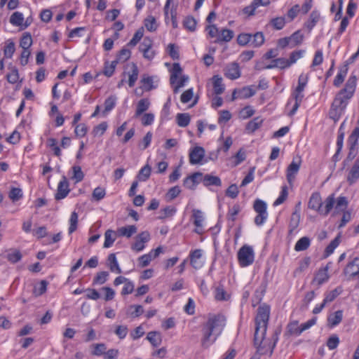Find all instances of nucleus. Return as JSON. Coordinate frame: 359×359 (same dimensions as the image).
Segmentation results:
<instances>
[{"label": "nucleus", "mask_w": 359, "mask_h": 359, "mask_svg": "<svg viewBox=\"0 0 359 359\" xmlns=\"http://www.w3.org/2000/svg\"><path fill=\"white\" fill-rule=\"evenodd\" d=\"M151 46L152 41L149 38L145 37L139 47L140 50L143 53L144 57L149 60H152L155 55L154 51L151 49Z\"/></svg>", "instance_id": "6e6552de"}, {"label": "nucleus", "mask_w": 359, "mask_h": 359, "mask_svg": "<svg viewBox=\"0 0 359 359\" xmlns=\"http://www.w3.org/2000/svg\"><path fill=\"white\" fill-rule=\"evenodd\" d=\"M359 179V158L355 162L351 168L347 180L350 184L355 183Z\"/></svg>", "instance_id": "5701e85b"}, {"label": "nucleus", "mask_w": 359, "mask_h": 359, "mask_svg": "<svg viewBox=\"0 0 359 359\" xmlns=\"http://www.w3.org/2000/svg\"><path fill=\"white\" fill-rule=\"evenodd\" d=\"M153 259H154L149 252L148 254L143 255L138 258L139 266L142 268L146 267Z\"/></svg>", "instance_id": "338daca9"}, {"label": "nucleus", "mask_w": 359, "mask_h": 359, "mask_svg": "<svg viewBox=\"0 0 359 359\" xmlns=\"http://www.w3.org/2000/svg\"><path fill=\"white\" fill-rule=\"evenodd\" d=\"M32 44V38L30 34L25 33L20 41V46L25 50H29V47Z\"/></svg>", "instance_id": "37998d69"}, {"label": "nucleus", "mask_w": 359, "mask_h": 359, "mask_svg": "<svg viewBox=\"0 0 359 359\" xmlns=\"http://www.w3.org/2000/svg\"><path fill=\"white\" fill-rule=\"evenodd\" d=\"M302 164V160L299 156L293 158L291 163L288 165L287 168V180L290 184H292L294 182L296 175L299 170L300 166Z\"/></svg>", "instance_id": "0eeeda50"}, {"label": "nucleus", "mask_w": 359, "mask_h": 359, "mask_svg": "<svg viewBox=\"0 0 359 359\" xmlns=\"http://www.w3.org/2000/svg\"><path fill=\"white\" fill-rule=\"evenodd\" d=\"M22 254L20 250L16 249H10L6 254V259L12 264H15L21 260Z\"/></svg>", "instance_id": "bb28decb"}, {"label": "nucleus", "mask_w": 359, "mask_h": 359, "mask_svg": "<svg viewBox=\"0 0 359 359\" xmlns=\"http://www.w3.org/2000/svg\"><path fill=\"white\" fill-rule=\"evenodd\" d=\"M192 217L194 218V224L198 228L195 230V232L198 234L202 233V231L199 228L203 226V222L204 219L203 212L199 210H194Z\"/></svg>", "instance_id": "4be33fe9"}, {"label": "nucleus", "mask_w": 359, "mask_h": 359, "mask_svg": "<svg viewBox=\"0 0 359 359\" xmlns=\"http://www.w3.org/2000/svg\"><path fill=\"white\" fill-rule=\"evenodd\" d=\"M234 36L232 30L229 29H222L219 32V36L215 40V43L229 42Z\"/></svg>", "instance_id": "6ab92c4d"}, {"label": "nucleus", "mask_w": 359, "mask_h": 359, "mask_svg": "<svg viewBox=\"0 0 359 359\" xmlns=\"http://www.w3.org/2000/svg\"><path fill=\"white\" fill-rule=\"evenodd\" d=\"M78 224V214L76 212H72L69 219V233L71 234L74 232L77 229Z\"/></svg>", "instance_id": "13d9d810"}, {"label": "nucleus", "mask_w": 359, "mask_h": 359, "mask_svg": "<svg viewBox=\"0 0 359 359\" xmlns=\"http://www.w3.org/2000/svg\"><path fill=\"white\" fill-rule=\"evenodd\" d=\"M252 40V34L248 33H241L237 36V43L241 46L250 44Z\"/></svg>", "instance_id": "a18cd8bd"}, {"label": "nucleus", "mask_w": 359, "mask_h": 359, "mask_svg": "<svg viewBox=\"0 0 359 359\" xmlns=\"http://www.w3.org/2000/svg\"><path fill=\"white\" fill-rule=\"evenodd\" d=\"M329 279L328 266L320 269L313 280V283L320 286L324 283L327 282Z\"/></svg>", "instance_id": "a211bd4d"}, {"label": "nucleus", "mask_w": 359, "mask_h": 359, "mask_svg": "<svg viewBox=\"0 0 359 359\" xmlns=\"http://www.w3.org/2000/svg\"><path fill=\"white\" fill-rule=\"evenodd\" d=\"M73 170V176L72 178L75 180L76 182H79L83 180L84 177V175L83 171L81 170V168L79 165H74L72 168Z\"/></svg>", "instance_id": "0e129e2a"}, {"label": "nucleus", "mask_w": 359, "mask_h": 359, "mask_svg": "<svg viewBox=\"0 0 359 359\" xmlns=\"http://www.w3.org/2000/svg\"><path fill=\"white\" fill-rule=\"evenodd\" d=\"M316 318L311 319L308 320L307 322L302 324L300 325V328L299 330H293V327H297V323L294 322L292 323H290L288 325V330L290 334H295V335H299L302 332L306 330L307 329L310 328L311 326L316 324Z\"/></svg>", "instance_id": "ddd939ff"}, {"label": "nucleus", "mask_w": 359, "mask_h": 359, "mask_svg": "<svg viewBox=\"0 0 359 359\" xmlns=\"http://www.w3.org/2000/svg\"><path fill=\"white\" fill-rule=\"evenodd\" d=\"M213 90L216 95L222 94L224 90V86L222 83V78L218 75L212 77Z\"/></svg>", "instance_id": "cd10ccee"}, {"label": "nucleus", "mask_w": 359, "mask_h": 359, "mask_svg": "<svg viewBox=\"0 0 359 359\" xmlns=\"http://www.w3.org/2000/svg\"><path fill=\"white\" fill-rule=\"evenodd\" d=\"M224 75L231 80L239 78L241 76V71L238 64L231 62L227 65L224 69Z\"/></svg>", "instance_id": "f8f14e48"}, {"label": "nucleus", "mask_w": 359, "mask_h": 359, "mask_svg": "<svg viewBox=\"0 0 359 359\" xmlns=\"http://www.w3.org/2000/svg\"><path fill=\"white\" fill-rule=\"evenodd\" d=\"M359 126L355 127L348 138V154L346 161H352L358 151Z\"/></svg>", "instance_id": "39448f33"}, {"label": "nucleus", "mask_w": 359, "mask_h": 359, "mask_svg": "<svg viewBox=\"0 0 359 359\" xmlns=\"http://www.w3.org/2000/svg\"><path fill=\"white\" fill-rule=\"evenodd\" d=\"M151 105L150 100L148 98H142L140 100L137 104L135 117H139L144 112L148 110Z\"/></svg>", "instance_id": "aec40b11"}, {"label": "nucleus", "mask_w": 359, "mask_h": 359, "mask_svg": "<svg viewBox=\"0 0 359 359\" xmlns=\"http://www.w3.org/2000/svg\"><path fill=\"white\" fill-rule=\"evenodd\" d=\"M357 78L351 75L345 86L335 96L330 111V116L337 121L346 107L349 100L353 96L356 88Z\"/></svg>", "instance_id": "7ed1b4c3"}, {"label": "nucleus", "mask_w": 359, "mask_h": 359, "mask_svg": "<svg viewBox=\"0 0 359 359\" xmlns=\"http://www.w3.org/2000/svg\"><path fill=\"white\" fill-rule=\"evenodd\" d=\"M144 26L149 32H154L158 27L156 20L154 17L150 15L144 20Z\"/></svg>", "instance_id": "de8ad7c7"}, {"label": "nucleus", "mask_w": 359, "mask_h": 359, "mask_svg": "<svg viewBox=\"0 0 359 359\" xmlns=\"http://www.w3.org/2000/svg\"><path fill=\"white\" fill-rule=\"evenodd\" d=\"M205 156V149L201 147H194L189 153V163L192 165L198 164Z\"/></svg>", "instance_id": "9d476101"}, {"label": "nucleus", "mask_w": 359, "mask_h": 359, "mask_svg": "<svg viewBox=\"0 0 359 359\" xmlns=\"http://www.w3.org/2000/svg\"><path fill=\"white\" fill-rule=\"evenodd\" d=\"M15 50V48L14 42L11 40L7 41L4 50V56L8 58H11Z\"/></svg>", "instance_id": "5fc2aeb1"}, {"label": "nucleus", "mask_w": 359, "mask_h": 359, "mask_svg": "<svg viewBox=\"0 0 359 359\" xmlns=\"http://www.w3.org/2000/svg\"><path fill=\"white\" fill-rule=\"evenodd\" d=\"M238 259L242 267L251 265L255 260V253L252 248L248 245L242 246L238 252Z\"/></svg>", "instance_id": "20e7f679"}, {"label": "nucleus", "mask_w": 359, "mask_h": 359, "mask_svg": "<svg viewBox=\"0 0 359 359\" xmlns=\"http://www.w3.org/2000/svg\"><path fill=\"white\" fill-rule=\"evenodd\" d=\"M202 255L203 251L201 249H196L191 252L189 255L190 263L194 269H198L203 266Z\"/></svg>", "instance_id": "4468645a"}, {"label": "nucleus", "mask_w": 359, "mask_h": 359, "mask_svg": "<svg viewBox=\"0 0 359 359\" xmlns=\"http://www.w3.org/2000/svg\"><path fill=\"white\" fill-rule=\"evenodd\" d=\"M182 72V69L179 63H174L170 78V82L171 85H174L176 83Z\"/></svg>", "instance_id": "c9c22d12"}, {"label": "nucleus", "mask_w": 359, "mask_h": 359, "mask_svg": "<svg viewBox=\"0 0 359 359\" xmlns=\"http://www.w3.org/2000/svg\"><path fill=\"white\" fill-rule=\"evenodd\" d=\"M201 182L205 187H209L211 185L220 187L222 185V182L219 177L213 176L209 174H207L204 176L202 175Z\"/></svg>", "instance_id": "412c9836"}, {"label": "nucleus", "mask_w": 359, "mask_h": 359, "mask_svg": "<svg viewBox=\"0 0 359 359\" xmlns=\"http://www.w3.org/2000/svg\"><path fill=\"white\" fill-rule=\"evenodd\" d=\"M347 72L348 67H346V65H344L339 69L333 81V84L334 86L339 87L344 82V79L347 74Z\"/></svg>", "instance_id": "473e14b6"}, {"label": "nucleus", "mask_w": 359, "mask_h": 359, "mask_svg": "<svg viewBox=\"0 0 359 359\" xmlns=\"http://www.w3.org/2000/svg\"><path fill=\"white\" fill-rule=\"evenodd\" d=\"M191 118L189 114H178L177 115V123L180 127H186L189 124Z\"/></svg>", "instance_id": "09e8293b"}, {"label": "nucleus", "mask_w": 359, "mask_h": 359, "mask_svg": "<svg viewBox=\"0 0 359 359\" xmlns=\"http://www.w3.org/2000/svg\"><path fill=\"white\" fill-rule=\"evenodd\" d=\"M108 266L111 271L116 272L117 273H121L122 272L115 254L111 253L108 256Z\"/></svg>", "instance_id": "7c9ffc66"}, {"label": "nucleus", "mask_w": 359, "mask_h": 359, "mask_svg": "<svg viewBox=\"0 0 359 359\" xmlns=\"http://www.w3.org/2000/svg\"><path fill=\"white\" fill-rule=\"evenodd\" d=\"M311 244V240L306 236H304L297 241L294 245V250L297 252L304 251L309 248Z\"/></svg>", "instance_id": "2f4dec72"}, {"label": "nucleus", "mask_w": 359, "mask_h": 359, "mask_svg": "<svg viewBox=\"0 0 359 359\" xmlns=\"http://www.w3.org/2000/svg\"><path fill=\"white\" fill-rule=\"evenodd\" d=\"M202 173L195 172L184 180V186L189 189H194L196 185L201 182Z\"/></svg>", "instance_id": "dca6fc26"}, {"label": "nucleus", "mask_w": 359, "mask_h": 359, "mask_svg": "<svg viewBox=\"0 0 359 359\" xmlns=\"http://www.w3.org/2000/svg\"><path fill=\"white\" fill-rule=\"evenodd\" d=\"M10 23L14 26L22 27L24 22L23 14L20 12L15 11L10 17Z\"/></svg>", "instance_id": "f704fd0d"}, {"label": "nucleus", "mask_w": 359, "mask_h": 359, "mask_svg": "<svg viewBox=\"0 0 359 359\" xmlns=\"http://www.w3.org/2000/svg\"><path fill=\"white\" fill-rule=\"evenodd\" d=\"M144 35V29L143 27H140L138 29L132 39L128 42V46H135L137 44V43L141 40Z\"/></svg>", "instance_id": "6e6d98bb"}, {"label": "nucleus", "mask_w": 359, "mask_h": 359, "mask_svg": "<svg viewBox=\"0 0 359 359\" xmlns=\"http://www.w3.org/2000/svg\"><path fill=\"white\" fill-rule=\"evenodd\" d=\"M69 182L66 177L63 176L58 184L57 194H55L56 200L65 198L69 193Z\"/></svg>", "instance_id": "9b49d317"}, {"label": "nucleus", "mask_w": 359, "mask_h": 359, "mask_svg": "<svg viewBox=\"0 0 359 359\" xmlns=\"http://www.w3.org/2000/svg\"><path fill=\"white\" fill-rule=\"evenodd\" d=\"M137 231V227L135 225H129L118 228L117 233L119 236H125L126 238H130Z\"/></svg>", "instance_id": "393cba45"}, {"label": "nucleus", "mask_w": 359, "mask_h": 359, "mask_svg": "<svg viewBox=\"0 0 359 359\" xmlns=\"http://www.w3.org/2000/svg\"><path fill=\"white\" fill-rule=\"evenodd\" d=\"M107 127V122H102L93 128V133L95 136H101L104 133Z\"/></svg>", "instance_id": "774afa93"}, {"label": "nucleus", "mask_w": 359, "mask_h": 359, "mask_svg": "<svg viewBox=\"0 0 359 359\" xmlns=\"http://www.w3.org/2000/svg\"><path fill=\"white\" fill-rule=\"evenodd\" d=\"M342 288L341 287H338L334 290L327 292L325 294V302L327 303L332 302L337 296H339L342 292Z\"/></svg>", "instance_id": "603ef678"}, {"label": "nucleus", "mask_w": 359, "mask_h": 359, "mask_svg": "<svg viewBox=\"0 0 359 359\" xmlns=\"http://www.w3.org/2000/svg\"><path fill=\"white\" fill-rule=\"evenodd\" d=\"M325 207L321 206V212H320V215L326 216L329 214L330 210L333 208L334 205L335 203V199L334 194L330 195L325 201Z\"/></svg>", "instance_id": "b1692460"}, {"label": "nucleus", "mask_w": 359, "mask_h": 359, "mask_svg": "<svg viewBox=\"0 0 359 359\" xmlns=\"http://www.w3.org/2000/svg\"><path fill=\"white\" fill-rule=\"evenodd\" d=\"M8 196L13 202L18 201L23 196L22 191L20 188L13 187L11 189Z\"/></svg>", "instance_id": "864d4df0"}, {"label": "nucleus", "mask_w": 359, "mask_h": 359, "mask_svg": "<svg viewBox=\"0 0 359 359\" xmlns=\"http://www.w3.org/2000/svg\"><path fill=\"white\" fill-rule=\"evenodd\" d=\"M265 39L264 34L261 32H257L252 34V40L250 45L255 48H258L262 46L264 43Z\"/></svg>", "instance_id": "c756f323"}, {"label": "nucleus", "mask_w": 359, "mask_h": 359, "mask_svg": "<svg viewBox=\"0 0 359 359\" xmlns=\"http://www.w3.org/2000/svg\"><path fill=\"white\" fill-rule=\"evenodd\" d=\"M241 211L239 205L235 204L231 208H229L227 213V219L231 222H234L236 219L237 215Z\"/></svg>", "instance_id": "052dcab7"}, {"label": "nucleus", "mask_w": 359, "mask_h": 359, "mask_svg": "<svg viewBox=\"0 0 359 359\" xmlns=\"http://www.w3.org/2000/svg\"><path fill=\"white\" fill-rule=\"evenodd\" d=\"M184 27L190 32L196 30V21L191 16L187 17L183 22Z\"/></svg>", "instance_id": "bf43d9fd"}, {"label": "nucleus", "mask_w": 359, "mask_h": 359, "mask_svg": "<svg viewBox=\"0 0 359 359\" xmlns=\"http://www.w3.org/2000/svg\"><path fill=\"white\" fill-rule=\"evenodd\" d=\"M226 325V317L220 313L209 314L208 320L202 325L201 346L207 348L213 344L222 334Z\"/></svg>", "instance_id": "f03ea898"}, {"label": "nucleus", "mask_w": 359, "mask_h": 359, "mask_svg": "<svg viewBox=\"0 0 359 359\" xmlns=\"http://www.w3.org/2000/svg\"><path fill=\"white\" fill-rule=\"evenodd\" d=\"M139 74V70L137 65L134 63L132 65L131 72L128 73V86L130 87H133L136 81L137 80Z\"/></svg>", "instance_id": "58836bf2"}, {"label": "nucleus", "mask_w": 359, "mask_h": 359, "mask_svg": "<svg viewBox=\"0 0 359 359\" xmlns=\"http://www.w3.org/2000/svg\"><path fill=\"white\" fill-rule=\"evenodd\" d=\"M117 64V60H114L110 64L106 63L104 69V74L108 77L112 76Z\"/></svg>", "instance_id": "69168bd1"}, {"label": "nucleus", "mask_w": 359, "mask_h": 359, "mask_svg": "<svg viewBox=\"0 0 359 359\" xmlns=\"http://www.w3.org/2000/svg\"><path fill=\"white\" fill-rule=\"evenodd\" d=\"M289 39L290 40L291 48H294L302 43L304 35L298 30L289 36Z\"/></svg>", "instance_id": "ea45409f"}, {"label": "nucleus", "mask_w": 359, "mask_h": 359, "mask_svg": "<svg viewBox=\"0 0 359 359\" xmlns=\"http://www.w3.org/2000/svg\"><path fill=\"white\" fill-rule=\"evenodd\" d=\"M323 205L322 198L320 196V193L314 192L311 194L308 207L310 209L317 211L319 214L321 212V206Z\"/></svg>", "instance_id": "2eb2a0df"}, {"label": "nucleus", "mask_w": 359, "mask_h": 359, "mask_svg": "<svg viewBox=\"0 0 359 359\" xmlns=\"http://www.w3.org/2000/svg\"><path fill=\"white\" fill-rule=\"evenodd\" d=\"M269 316L270 306L265 304H261L257 309V313L255 317L254 343L259 354L271 356L278 337V333L275 332L271 339L265 338Z\"/></svg>", "instance_id": "f257e3e1"}, {"label": "nucleus", "mask_w": 359, "mask_h": 359, "mask_svg": "<svg viewBox=\"0 0 359 359\" xmlns=\"http://www.w3.org/2000/svg\"><path fill=\"white\" fill-rule=\"evenodd\" d=\"M263 120L260 117H255L251 120L246 126V130L248 133H254L262 124Z\"/></svg>", "instance_id": "72a5a7b5"}, {"label": "nucleus", "mask_w": 359, "mask_h": 359, "mask_svg": "<svg viewBox=\"0 0 359 359\" xmlns=\"http://www.w3.org/2000/svg\"><path fill=\"white\" fill-rule=\"evenodd\" d=\"M300 222V215L298 212H294L290 218L289 224V232L292 233L299 226Z\"/></svg>", "instance_id": "4c0bfd02"}, {"label": "nucleus", "mask_w": 359, "mask_h": 359, "mask_svg": "<svg viewBox=\"0 0 359 359\" xmlns=\"http://www.w3.org/2000/svg\"><path fill=\"white\" fill-rule=\"evenodd\" d=\"M256 91L252 86H245L241 89H235L232 93V100L237 98L247 99L255 95Z\"/></svg>", "instance_id": "1a4fd4ad"}, {"label": "nucleus", "mask_w": 359, "mask_h": 359, "mask_svg": "<svg viewBox=\"0 0 359 359\" xmlns=\"http://www.w3.org/2000/svg\"><path fill=\"white\" fill-rule=\"evenodd\" d=\"M47 147L50 148L55 156L60 157L61 156V149L57 145V142L55 138H48L47 140Z\"/></svg>", "instance_id": "c03bdc74"}, {"label": "nucleus", "mask_w": 359, "mask_h": 359, "mask_svg": "<svg viewBox=\"0 0 359 359\" xmlns=\"http://www.w3.org/2000/svg\"><path fill=\"white\" fill-rule=\"evenodd\" d=\"M340 236H337L327 246L324 252V257H327L333 253L334 249L339 245Z\"/></svg>", "instance_id": "79ce46f5"}, {"label": "nucleus", "mask_w": 359, "mask_h": 359, "mask_svg": "<svg viewBox=\"0 0 359 359\" xmlns=\"http://www.w3.org/2000/svg\"><path fill=\"white\" fill-rule=\"evenodd\" d=\"M175 212L176 208L175 207L170 205L167 206L161 210V215L158 217V218L163 219L165 218L172 217Z\"/></svg>", "instance_id": "4d7b16f0"}, {"label": "nucleus", "mask_w": 359, "mask_h": 359, "mask_svg": "<svg viewBox=\"0 0 359 359\" xmlns=\"http://www.w3.org/2000/svg\"><path fill=\"white\" fill-rule=\"evenodd\" d=\"M343 318V312L341 310L337 311L334 313L330 315L327 318L328 325L330 327H335L339 325Z\"/></svg>", "instance_id": "a878e982"}, {"label": "nucleus", "mask_w": 359, "mask_h": 359, "mask_svg": "<svg viewBox=\"0 0 359 359\" xmlns=\"http://www.w3.org/2000/svg\"><path fill=\"white\" fill-rule=\"evenodd\" d=\"M271 24L277 30L282 29L285 25V20L283 17H278L271 20Z\"/></svg>", "instance_id": "e2e57ef3"}, {"label": "nucleus", "mask_w": 359, "mask_h": 359, "mask_svg": "<svg viewBox=\"0 0 359 359\" xmlns=\"http://www.w3.org/2000/svg\"><path fill=\"white\" fill-rule=\"evenodd\" d=\"M109 273L107 271H101L97 273L96 276L93 279V285H102L108 279Z\"/></svg>", "instance_id": "8fccbe9b"}, {"label": "nucleus", "mask_w": 359, "mask_h": 359, "mask_svg": "<svg viewBox=\"0 0 359 359\" xmlns=\"http://www.w3.org/2000/svg\"><path fill=\"white\" fill-rule=\"evenodd\" d=\"M150 240V234L148 231H142L135 237V242L131 245V250L135 252L142 251L145 244Z\"/></svg>", "instance_id": "423d86ee"}, {"label": "nucleus", "mask_w": 359, "mask_h": 359, "mask_svg": "<svg viewBox=\"0 0 359 359\" xmlns=\"http://www.w3.org/2000/svg\"><path fill=\"white\" fill-rule=\"evenodd\" d=\"M344 123H342L339 128L338 130V136L337 140V151L334 155L333 156L332 158L334 161H338L339 160V156L340 152L341 151V149L343 148L344 144V138L345 135L344 130L343 129Z\"/></svg>", "instance_id": "f3484780"}, {"label": "nucleus", "mask_w": 359, "mask_h": 359, "mask_svg": "<svg viewBox=\"0 0 359 359\" xmlns=\"http://www.w3.org/2000/svg\"><path fill=\"white\" fill-rule=\"evenodd\" d=\"M320 19V13L317 11H313L309 16V19L306 22V27L311 30L316 23L319 21Z\"/></svg>", "instance_id": "e433bc0d"}, {"label": "nucleus", "mask_w": 359, "mask_h": 359, "mask_svg": "<svg viewBox=\"0 0 359 359\" xmlns=\"http://www.w3.org/2000/svg\"><path fill=\"white\" fill-rule=\"evenodd\" d=\"M116 239V232L113 230L108 229L104 233V243L103 247L109 248L112 246Z\"/></svg>", "instance_id": "c85d7f7f"}, {"label": "nucleus", "mask_w": 359, "mask_h": 359, "mask_svg": "<svg viewBox=\"0 0 359 359\" xmlns=\"http://www.w3.org/2000/svg\"><path fill=\"white\" fill-rule=\"evenodd\" d=\"M93 350L92 351V355L95 356H100L103 354L106 355L107 346L103 343L94 344L92 345Z\"/></svg>", "instance_id": "49530a36"}, {"label": "nucleus", "mask_w": 359, "mask_h": 359, "mask_svg": "<svg viewBox=\"0 0 359 359\" xmlns=\"http://www.w3.org/2000/svg\"><path fill=\"white\" fill-rule=\"evenodd\" d=\"M131 55V52L129 49L123 48L120 50L118 55H117V58L116 60L118 62H124L128 60Z\"/></svg>", "instance_id": "680f3d73"}, {"label": "nucleus", "mask_w": 359, "mask_h": 359, "mask_svg": "<svg viewBox=\"0 0 359 359\" xmlns=\"http://www.w3.org/2000/svg\"><path fill=\"white\" fill-rule=\"evenodd\" d=\"M147 339L154 347L158 346L161 343V337L157 332H150L147 334Z\"/></svg>", "instance_id": "a19ab883"}, {"label": "nucleus", "mask_w": 359, "mask_h": 359, "mask_svg": "<svg viewBox=\"0 0 359 359\" xmlns=\"http://www.w3.org/2000/svg\"><path fill=\"white\" fill-rule=\"evenodd\" d=\"M253 208L257 213H267L266 203L260 199H257L254 202Z\"/></svg>", "instance_id": "3c124183"}]
</instances>
